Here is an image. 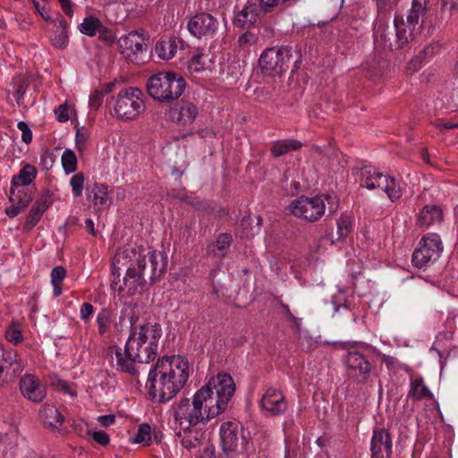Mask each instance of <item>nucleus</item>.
<instances>
[{"instance_id":"nucleus-50","label":"nucleus","mask_w":458,"mask_h":458,"mask_svg":"<svg viewBox=\"0 0 458 458\" xmlns=\"http://www.w3.org/2000/svg\"><path fill=\"white\" fill-rule=\"evenodd\" d=\"M204 58V55L201 53H197L193 55L189 60V69L194 72H200L205 69V62L202 60Z\"/></svg>"},{"instance_id":"nucleus-32","label":"nucleus","mask_w":458,"mask_h":458,"mask_svg":"<svg viewBox=\"0 0 458 458\" xmlns=\"http://www.w3.org/2000/svg\"><path fill=\"white\" fill-rule=\"evenodd\" d=\"M426 2L425 0H413L411 8L409 12V14L406 18L407 26H412V28L416 29V26L419 24L420 18L426 13Z\"/></svg>"},{"instance_id":"nucleus-44","label":"nucleus","mask_w":458,"mask_h":458,"mask_svg":"<svg viewBox=\"0 0 458 458\" xmlns=\"http://www.w3.org/2000/svg\"><path fill=\"white\" fill-rule=\"evenodd\" d=\"M52 44L58 48H64L68 43V31L64 29L55 28L50 36Z\"/></svg>"},{"instance_id":"nucleus-16","label":"nucleus","mask_w":458,"mask_h":458,"mask_svg":"<svg viewBox=\"0 0 458 458\" xmlns=\"http://www.w3.org/2000/svg\"><path fill=\"white\" fill-rule=\"evenodd\" d=\"M260 406L272 415H277L285 411L287 403L280 391L268 388L260 400Z\"/></svg>"},{"instance_id":"nucleus-21","label":"nucleus","mask_w":458,"mask_h":458,"mask_svg":"<svg viewBox=\"0 0 458 458\" xmlns=\"http://www.w3.org/2000/svg\"><path fill=\"white\" fill-rule=\"evenodd\" d=\"M392 31L389 30L388 27L385 24L384 21H376L375 26V42L377 46L381 47L385 50H394L399 49L397 47L396 38L394 40L391 38Z\"/></svg>"},{"instance_id":"nucleus-3","label":"nucleus","mask_w":458,"mask_h":458,"mask_svg":"<svg viewBox=\"0 0 458 458\" xmlns=\"http://www.w3.org/2000/svg\"><path fill=\"white\" fill-rule=\"evenodd\" d=\"M136 305L129 303L122 310L120 324L124 317H129L130 335L123 350L116 345L109 347L110 352H114L116 369L131 376L137 375L136 362L148 363L158 354L162 337V328L158 323H147L136 326L138 317L132 312Z\"/></svg>"},{"instance_id":"nucleus-26","label":"nucleus","mask_w":458,"mask_h":458,"mask_svg":"<svg viewBox=\"0 0 458 458\" xmlns=\"http://www.w3.org/2000/svg\"><path fill=\"white\" fill-rule=\"evenodd\" d=\"M443 218V213L437 206H425L418 217V224L420 226L428 227L436 222H440Z\"/></svg>"},{"instance_id":"nucleus-10","label":"nucleus","mask_w":458,"mask_h":458,"mask_svg":"<svg viewBox=\"0 0 458 458\" xmlns=\"http://www.w3.org/2000/svg\"><path fill=\"white\" fill-rule=\"evenodd\" d=\"M420 248L412 254V264L419 268L426 267L429 262L436 261L443 250L440 236L436 233L425 235L420 242Z\"/></svg>"},{"instance_id":"nucleus-15","label":"nucleus","mask_w":458,"mask_h":458,"mask_svg":"<svg viewBox=\"0 0 458 458\" xmlns=\"http://www.w3.org/2000/svg\"><path fill=\"white\" fill-rule=\"evenodd\" d=\"M220 437L223 449L226 453L235 451L243 440L239 426L232 421L221 425Z\"/></svg>"},{"instance_id":"nucleus-25","label":"nucleus","mask_w":458,"mask_h":458,"mask_svg":"<svg viewBox=\"0 0 458 458\" xmlns=\"http://www.w3.org/2000/svg\"><path fill=\"white\" fill-rule=\"evenodd\" d=\"M117 83L116 81H114L98 86L89 96V107L98 110L103 104L105 96L111 93Z\"/></svg>"},{"instance_id":"nucleus-19","label":"nucleus","mask_w":458,"mask_h":458,"mask_svg":"<svg viewBox=\"0 0 458 458\" xmlns=\"http://www.w3.org/2000/svg\"><path fill=\"white\" fill-rule=\"evenodd\" d=\"M387 175L383 174L375 167L364 165L360 168V186L369 190H375L383 187L386 182Z\"/></svg>"},{"instance_id":"nucleus-61","label":"nucleus","mask_w":458,"mask_h":458,"mask_svg":"<svg viewBox=\"0 0 458 458\" xmlns=\"http://www.w3.org/2000/svg\"><path fill=\"white\" fill-rule=\"evenodd\" d=\"M98 420L103 427H108L114 423L115 416L114 414L102 415L98 418Z\"/></svg>"},{"instance_id":"nucleus-58","label":"nucleus","mask_w":458,"mask_h":458,"mask_svg":"<svg viewBox=\"0 0 458 458\" xmlns=\"http://www.w3.org/2000/svg\"><path fill=\"white\" fill-rule=\"evenodd\" d=\"M81 318L85 322L88 321L94 313V307L91 303L84 302L81 307Z\"/></svg>"},{"instance_id":"nucleus-13","label":"nucleus","mask_w":458,"mask_h":458,"mask_svg":"<svg viewBox=\"0 0 458 458\" xmlns=\"http://www.w3.org/2000/svg\"><path fill=\"white\" fill-rule=\"evenodd\" d=\"M371 458H391L393 454L392 436L383 428H375L370 442Z\"/></svg>"},{"instance_id":"nucleus-17","label":"nucleus","mask_w":458,"mask_h":458,"mask_svg":"<svg viewBox=\"0 0 458 458\" xmlns=\"http://www.w3.org/2000/svg\"><path fill=\"white\" fill-rule=\"evenodd\" d=\"M118 47L120 52L127 57H131V55L140 53L147 48L145 38L138 31H131L121 37L118 39Z\"/></svg>"},{"instance_id":"nucleus-23","label":"nucleus","mask_w":458,"mask_h":458,"mask_svg":"<svg viewBox=\"0 0 458 458\" xmlns=\"http://www.w3.org/2000/svg\"><path fill=\"white\" fill-rule=\"evenodd\" d=\"M232 242L233 236L230 233H222L216 236L214 242L208 245L207 251L209 255L222 259L226 257Z\"/></svg>"},{"instance_id":"nucleus-63","label":"nucleus","mask_w":458,"mask_h":458,"mask_svg":"<svg viewBox=\"0 0 458 458\" xmlns=\"http://www.w3.org/2000/svg\"><path fill=\"white\" fill-rule=\"evenodd\" d=\"M62 10L64 13H66L69 16L72 15V2L71 0H58Z\"/></svg>"},{"instance_id":"nucleus-37","label":"nucleus","mask_w":458,"mask_h":458,"mask_svg":"<svg viewBox=\"0 0 458 458\" xmlns=\"http://www.w3.org/2000/svg\"><path fill=\"white\" fill-rule=\"evenodd\" d=\"M381 189L387 194V197L393 202L399 199L403 195L400 183L394 177L387 176L386 182H383V187H381Z\"/></svg>"},{"instance_id":"nucleus-59","label":"nucleus","mask_w":458,"mask_h":458,"mask_svg":"<svg viewBox=\"0 0 458 458\" xmlns=\"http://www.w3.org/2000/svg\"><path fill=\"white\" fill-rule=\"evenodd\" d=\"M57 120L61 123L67 122L70 119L69 107L67 105H60L55 110Z\"/></svg>"},{"instance_id":"nucleus-1","label":"nucleus","mask_w":458,"mask_h":458,"mask_svg":"<svg viewBox=\"0 0 458 458\" xmlns=\"http://www.w3.org/2000/svg\"><path fill=\"white\" fill-rule=\"evenodd\" d=\"M166 267L164 252L143 246L117 250L113 259L111 287L124 296H132L159 278Z\"/></svg>"},{"instance_id":"nucleus-35","label":"nucleus","mask_w":458,"mask_h":458,"mask_svg":"<svg viewBox=\"0 0 458 458\" xmlns=\"http://www.w3.org/2000/svg\"><path fill=\"white\" fill-rule=\"evenodd\" d=\"M113 311L109 309H102L97 316L98 332L99 335H105L110 329L113 321Z\"/></svg>"},{"instance_id":"nucleus-6","label":"nucleus","mask_w":458,"mask_h":458,"mask_svg":"<svg viewBox=\"0 0 458 458\" xmlns=\"http://www.w3.org/2000/svg\"><path fill=\"white\" fill-rule=\"evenodd\" d=\"M146 88L153 99L161 103H170L182 95L186 81L176 72H160L148 78Z\"/></svg>"},{"instance_id":"nucleus-7","label":"nucleus","mask_w":458,"mask_h":458,"mask_svg":"<svg viewBox=\"0 0 458 458\" xmlns=\"http://www.w3.org/2000/svg\"><path fill=\"white\" fill-rule=\"evenodd\" d=\"M300 62L301 55L295 48L281 46L264 50L259 56V65L264 75L276 77L285 73L292 64L297 69Z\"/></svg>"},{"instance_id":"nucleus-40","label":"nucleus","mask_w":458,"mask_h":458,"mask_svg":"<svg viewBox=\"0 0 458 458\" xmlns=\"http://www.w3.org/2000/svg\"><path fill=\"white\" fill-rule=\"evenodd\" d=\"M62 165L66 174H71L77 169V157L71 149H65L62 155Z\"/></svg>"},{"instance_id":"nucleus-39","label":"nucleus","mask_w":458,"mask_h":458,"mask_svg":"<svg viewBox=\"0 0 458 458\" xmlns=\"http://www.w3.org/2000/svg\"><path fill=\"white\" fill-rule=\"evenodd\" d=\"M18 354L14 350H4V354L0 358V377H4V379L8 380V375L10 373L13 361Z\"/></svg>"},{"instance_id":"nucleus-45","label":"nucleus","mask_w":458,"mask_h":458,"mask_svg":"<svg viewBox=\"0 0 458 458\" xmlns=\"http://www.w3.org/2000/svg\"><path fill=\"white\" fill-rule=\"evenodd\" d=\"M218 271L219 268L216 267L212 269L209 274L212 286L211 295L216 299H220L222 296H225L226 291L225 287L222 284L215 280V277Z\"/></svg>"},{"instance_id":"nucleus-47","label":"nucleus","mask_w":458,"mask_h":458,"mask_svg":"<svg viewBox=\"0 0 458 458\" xmlns=\"http://www.w3.org/2000/svg\"><path fill=\"white\" fill-rule=\"evenodd\" d=\"M5 338L16 345L23 340L22 332L15 325H11L5 331Z\"/></svg>"},{"instance_id":"nucleus-30","label":"nucleus","mask_w":458,"mask_h":458,"mask_svg":"<svg viewBox=\"0 0 458 458\" xmlns=\"http://www.w3.org/2000/svg\"><path fill=\"white\" fill-rule=\"evenodd\" d=\"M9 200L11 203L21 205V208H27L32 200V192L24 187L11 186Z\"/></svg>"},{"instance_id":"nucleus-52","label":"nucleus","mask_w":458,"mask_h":458,"mask_svg":"<svg viewBox=\"0 0 458 458\" xmlns=\"http://www.w3.org/2000/svg\"><path fill=\"white\" fill-rule=\"evenodd\" d=\"M17 127L21 131V140L25 143H30L32 140V131L27 123L21 121L18 123Z\"/></svg>"},{"instance_id":"nucleus-11","label":"nucleus","mask_w":458,"mask_h":458,"mask_svg":"<svg viewBox=\"0 0 458 458\" xmlns=\"http://www.w3.org/2000/svg\"><path fill=\"white\" fill-rule=\"evenodd\" d=\"M274 8L267 10V0H248L242 10L239 11L233 18V25L242 29L255 25L265 13H270Z\"/></svg>"},{"instance_id":"nucleus-41","label":"nucleus","mask_w":458,"mask_h":458,"mask_svg":"<svg viewBox=\"0 0 458 458\" xmlns=\"http://www.w3.org/2000/svg\"><path fill=\"white\" fill-rule=\"evenodd\" d=\"M150 442L151 427L147 423L140 424L134 437V443L142 444L143 445H148Z\"/></svg>"},{"instance_id":"nucleus-43","label":"nucleus","mask_w":458,"mask_h":458,"mask_svg":"<svg viewBox=\"0 0 458 458\" xmlns=\"http://www.w3.org/2000/svg\"><path fill=\"white\" fill-rule=\"evenodd\" d=\"M352 229V222L346 216H342L337 220V241H343L348 237Z\"/></svg>"},{"instance_id":"nucleus-51","label":"nucleus","mask_w":458,"mask_h":458,"mask_svg":"<svg viewBox=\"0 0 458 458\" xmlns=\"http://www.w3.org/2000/svg\"><path fill=\"white\" fill-rule=\"evenodd\" d=\"M51 205L50 196L47 193L42 194L33 204V208L44 214Z\"/></svg>"},{"instance_id":"nucleus-14","label":"nucleus","mask_w":458,"mask_h":458,"mask_svg":"<svg viewBox=\"0 0 458 458\" xmlns=\"http://www.w3.org/2000/svg\"><path fill=\"white\" fill-rule=\"evenodd\" d=\"M20 390L26 399L33 403L42 402L47 394L45 386L31 374H26L21 378Z\"/></svg>"},{"instance_id":"nucleus-5","label":"nucleus","mask_w":458,"mask_h":458,"mask_svg":"<svg viewBox=\"0 0 458 458\" xmlns=\"http://www.w3.org/2000/svg\"><path fill=\"white\" fill-rule=\"evenodd\" d=\"M339 345L347 351L344 359L347 377L357 384L367 383L371 376L372 364L359 350L369 351L374 348L369 344L356 341L340 343Z\"/></svg>"},{"instance_id":"nucleus-57","label":"nucleus","mask_w":458,"mask_h":458,"mask_svg":"<svg viewBox=\"0 0 458 458\" xmlns=\"http://www.w3.org/2000/svg\"><path fill=\"white\" fill-rule=\"evenodd\" d=\"M99 39L105 43L112 44L114 41V35L112 30L102 25L101 30H98Z\"/></svg>"},{"instance_id":"nucleus-34","label":"nucleus","mask_w":458,"mask_h":458,"mask_svg":"<svg viewBox=\"0 0 458 458\" xmlns=\"http://www.w3.org/2000/svg\"><path fill=\"white\" fill-rule=\"evenodd\" d=\"M168 197L178 199L180 201L185 202L191 206H193L197 208H199L202 207V201L192 196L191 194H189L188 191L183 189H172L167 192Z\"/></svg>"},{"instance_id":"nucleus-29","label":"nucleus","mask_w":458,"mask_h":458,"mask_svg":"<svg viewBox=\"0 0 458 458\" xmlns=\"http://www.w3.org/2000/svg\"><path fill=\"white\" fill-rule=\"evenodd\" d=\"M408 396L413 400L420 401L422 399H431L433 394L428 386L424 385L423 378L420 377L411 380Z\"/></svg>"},{"instance_id":"nucleus-55","label":"nucleus","mask_w":458,"mask_h":458,"mask_svg":"<svg viewBox=\"0 0 458 458\" xmlns=\"http://www.w3.org/2000/svg\"><path fill=\"white\" fill-rule=\"evenodd\" d=\"M32 3L37 12L45 21H49L52 20L50 14L48 13L47 4H41L38 0H32Z\"/></svg>"},{"instance_id":"nucleus-22","label":"nucleus","mask_w":458,"mask_h":458,"mask_svg":"<svg viewBox=\"0 0 458 458\" xmlns=\"http://www.w3.org/2000/svg\"><path fill=\"white\" fill-rule=\"evenodd\" d=\"M39 415L44 423L53 430H60L64 424V416L52 404H44L39 411Z\"/></svg>"},{"instance_id":"nucleus-38","label":"nucleus","mask_w":458,"mask_h":458,"mask_svg":"<svg viewBox=\"0 0 458 458\" xmlns=\"http://www.w3.org/2000/svg\"><path fill=\"white\" fill-rule=\"evenodd\" d=\"M66 276V270L62 266L55 267L51 272V283L53 284V293L55 297L62 294V283Z\"/></svg>"},{"instance_id":"nucleus-56","label":"nucleus","mask_w":458,"mask_h":458,"mask_svg":"<svg viewBox=\"0 0 458 458\" xmlns=\"http://www.w3.org/2000/svg\"><path fill=\"white\" fill-rule=\"evenodd\" d=\"M94 441L102 446H106L110 442L108 434L103 430L95 431L92 435Z\"/></svg>"},{"instance_id":"nucleus-12","label":"nucleus","mask_w":458,"mask_h":458,"mask_svg":"<svg viewBox=\"0 0 458 458\" xmlns=\"http://www.w3.org/2000/svg\"><path fill=\"white\" fill-rule=\"evenodd\" d=\"M219 21L216 17L207 13H199L188 21L189 32L198 38H212L217 31Z\"/></svg>"},{"instance_id":"nucleus-49","label":"nucleus","mask_w":458,"mask_h":458,"mask_svg":"<svg viewBox=\"0 0 458 458\" xmlns=\"http://www.w3.org/2000/svg\"><path fill=\"white\" fill-rule=\"evenodd\" d=\"M42 215L43 213L32 207L27 216L24 228L26 230L32 229L39 222Z\"/></svg>"},{"instance_id":"nucleus-27","label":"nucleus","mask_w":458,"mask_h":458,"mask_svg":"<svg viewBox=\"0 0 458 458\" xmlns=\"http://www.w3.org/2000/svg\"><path fill=\"white\" fill-rule=\"evenodd\" d=\"M37 169L34 165L26 164L12 179V185L15 187H25L30 185L37 176Z\"/></svg>"},{"instance_id":"nucleus-46","label":"nucleus","mask_w":458,"mask_h":458,"mask_svg":"<svg viewBox=\"0 0 458 458\" xmlns=\"http://www.w3.org/2000/svg\"><path fill=\"white\" fill-rule=\"evenodd\" d=\"M85 176L84 174L79 172L72 176L70 179V184L72 189L74 197H81L84 188Z\"/></svg>"},{"instance_id":"nucleus-62","label":"nucleus","mask_w":458,"mask_h":458,"mask_svg":"<svg viewBox=\"0 0 458 458\" xmlns=\"http://www.w3.org/2000/svg\"><path fill=\"white\" fill-rule=\"evenodd\" d=\"M88 140V133L84 128L78 129L76 131L77 145H84Z\"/></svg>"},{"instance_id":"nucleus-53","label":"nucleus","mask_w":458,"mask_h":458,"mask_svg":"<svg viewBox=\"0 0 458 458\" xmlns=\"http://www.w3.org/2000/svg\"><path fill=\"white\" fill-rule=\"evenodd\" d=\"M432 124L438 129L441 133H444L446 130L458 128V123L445 122L443 119H437L432 122Z\"/></svg>"},{"instance_id":"nucleus-4","label":"nucleus","mask_w":458,"mask_h":458,"mask_svg":"<svg viewBox=\"0 0 458 458\" xmlns=\"http://www.w3.org/2000/svg\"><path fill=\"white\" fill-rule=\"evenodd\" d=\"M189 378V363L181 356L158 359L150 369L146 384L152 400L159 403L173 399L186 385Z\"/></svg>"},{"instance_id":"nucleus-20","label":"nucleus","mask_w":458,"mask_h":458,"mask_svg":"<svg viewBox=\"0 0 458 458\" xmlns=\"http://www.w3.org/2000/svg\"><path fill=\"white\" fill-rule=\"evenodd\" d=\"M408 23L403 21V17L395 16L394 28L395 38L397 40V47L403 48L409 42L414 40L416 36V29L412 26H407Z\"/></svg>"},{"instance_id":"nucleus-9","label":"nucleus","mask_w":458,"mask_h":458,"mask_svg":"<svg viewBox=\"0 0 458 458\" xmlns=\"http://www.w3.org/2000/svg\"><path fill=\"white\" fill-rule=\"evenodd\" d=\"M329 195L316 196L313 198L300 197L292 201L289 209L296 217L309 222L319 220L326 211L325 200H329Z\"/></svg>"},{"instance_id":"nucleus-60","label":"nucleus","mask_w":458,"mask_h":458,"mask_svg":"<svg viewBox=\"0 0 458 458\" xmlns=\"http://www.w3.org/2000/svg\"><path fill=\"white\" fill-rule=\"evenodd\" d=\"M25 208H21V205L11 203V206L5 208V214L13 218L18 216Z\"/></svg>"},{"instance_id":"nucleus-28","label":"nucleus","mask_w":458,"mask_h":458,"mask_svg":"<svg viewBox=\"0 0 458 458\" xmlns=\"http://www.w3.org/2000/svg\"><path fill=\"white\" fill-rule=\"evenodd\" d=\"M181 429L183 430V434H178L179 437H182V445L188 449H196L199 448L201 445V438L202 434L199 433L197 430H191V428H185V424L183 427L180 425Z\"/></svg>"},{"instance_id":"nucleus-18","label":"nucleus","mask_w":458,"mask_h":458,"mask_svg":"<svg viewBox=\"0 0 458 458\" xmlns=\"http://www.w3.org/2000/svg\"><path fill=\"white\" fill-rule=\"evenodd\" d=\"M198 114V107L192 102L182 100L179 109L170 110V118L178 124L186 125L192 123Z\"/></svg>"},{"instance_id":"nucleus-31","label":"nucleus","mask_w":458,"mask_h":458,"mask_svg":"<svg viewBox=\"0 0 458 458\" xmlns=\"http://www.w3.org/2000/svg\"><path fill=\"white\" fill-rule=\"evenodd\" d=\"M88 198L92 201L95 206H105L108 201V191L106 186L101 183H94L92 186L87 188Z\"/></svg>"},{"instance_id":"nucleus-64","label":"nucleus","mask_w":458,"mask_h":458,"mask_svg":"<svg viewBox=\"0 0 458 458\" xmlns=\"http://www.w3.org/2000/svg\"><path fill=\"white\" fill-rule=\"evenodd\" d=\"M442 8H449L451 12L458 9V0H442Z\"/></svg>"},{"instance_id":"nucleus-33","label":"nucleus","mask_w":458,"mask_h":458,"mask_svg":"<svg viewBox=\"0 0 458 458\" xmlns=\"http://www.w3.org/2000/svg\"><path fill=\"white\" fill-rule=\"evenodd\" d=\"M177 51V42L175 38L162 40L156 45V52L158 56L164 60L173 58Z\"/></svg>"},{"instance_id":"nucleus-42","label":"nucleus","mask_w":458,"mask_h":458,"mask_svg":"<svg viewBox=\"0 0 458 458\" xmlns=\"http://www.w3.org/2000/svg\"><path fill=\"white\" fill-rule=\"evenodd\" d=\"M377 10V21L382 20L391 13L398 0H374Z\"/></svg>"},{"instance_id":"nucleus-8","label":"nucleus","mask_w":458,"mask_h":458,"mask_svg":"<svg viewBox=\"0 0 458 458\" xmlns=\"http://www.w3.org/2000/svg\"><path fill=\"white\" fill-rule=\"evenodd\" d=\"M142 91L134 87L122 89L112 98L114 115L121 120H132L140 115L145 106Z\"/></svg>"},{"instance_id":"nucleus-48","label":"nucleus","mask_w":458,"mask_h":458,"mask_svg":"<svg viewBox=\"0 0 458 458\" xmlns=\"http://www.w3.org/2000/svg\"><path fill=\"white\" fill-rule=\"evenodd\" d=\"M258 37L252 31H246L242 33L238 38V45L240 47L245 49L257 43Z\"/></svg>"},{"instance_id":"nucleus-2","label":"nucleus","mask_w":458,"mask_h":458,"mask_svg":"<svg viewBox=\"0 0 458 458\" xmlns=\"http://www.w3.org/2000/svg\"><path fill=\"white\" fill-rule=\"evenodd\" d=\"M235 389L230 374L218 373L195 393L191 404L188 398L180 401L174 414L176 422L188 428L209 421L226 410Z\"/></svg>"},{"instance_id":"nucleus-36","label":"nucleus","mask_w":458,"mask_h":458,"mask_svg":"<svg viewBox=\"0 0 458 458\" xmlns=\"http://www.w3.org/2000/svg\"><path fill=\"white\" fill-rule=\"evenodd\" d=\"M102 22L94 16H88L84 18L83 21L80 24V31L89 37H93L102 28Z\"/></svg>"},{"instance_id":"nucleus-24","label":"nucleus","mask_w":458,"mask_h":458,"mask_svg":"<svg viewBox=\"0 0 458 458\" xmlns=\"http://www.w3.org/2000/svg\"><path fill=\"white\" fill-rule=\"evenodd\" d=\"M303 144L295 139H284L272 142L270 152L273 157H280L293 151H297L302 148Z\"/></svg>"},{"instance_id":"nucleus-54","label":"nucleus","mask_w":458,"mask_h":458,"mask_svg":"<svg viewBox=\"0 0 458 458\" xmlns=\"http://www.w3.org/2000/svg\"><path fill=\"white\" fill-rule=\"evenodd\" d=\"M22 370H23V365L21 364V359H18V356H17V357H15L14 360L13 361V365H12L10 373L8 375V380L19 376L22 372Z\"/></svg>"}]
</instances>
